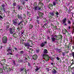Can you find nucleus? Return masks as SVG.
<instances>
[{
    "instance_id": "obj_1",
    "label": "nucleus",
    "mask_w": 74,
    "mask_h": 74,
    "mask_svg": "<svg viewBox=\"0 0 74 74\" xmlns=\"http://www.w3.org/2000/svg\"><path fill=\"white\" fill-rule=\"evenodd\" d=\"M42 58L43 59H45V61H48L50 58V59L52 60L53 62V60H54V58H53L51 57L50 58V57H49V56L47 54H43L42 56Z\"/></svg>"
},
{
    "instance_id": "obj_2",
    "label": "nucleus",
    "mask_w": 74,
    "mask_h": 74,
    "mask_svg": "<svg viewBox=\"0 0 74 74\" xmlns=\"http://www.w3.org/2000/svg\"><path fill=\"white\" fill-rule=\"evenodd\" d=\"M43 5V3L39 2L38 5L37 10L38 11L42 10H43V7L42 6Z\"/></svg>"
},
{
    "instance_id": "obj_3",
    "label": "nucleus",
    "mask_w": 74,
    "mask_h": 74,
    "mask_svg": "<svg viewBox=\"0 0 74 74\" xmlns=\"http://www.w3.org/2000/svg\"><path fill=\"white\" fill-rule=\"evenodd\" d=\"M42 21L44 23L45 22L46 23L45 24H44V25H43L42 27H43V28L47 27V23H48V22H47V19L46 18H44L43 19Z\"/></svg>"
},
{
    "instance_id": "obj_4",
    "label": "nucleus",
    "mask_w": 74,
    "mask_h": 74,
    "mask_svg": "<svg viewBox=\"0 0 74 74\" xmlns=\"http://www.w3.org/2000/svg\"><path fill=\"white\" fill-rule=\"evenodd\" d=\"M54 37H56V40H62L63 39V36L61 34H60L59 35H55Z\"/></svg>"
},
{
    "instance_id": "obj_5",
    "label": "nucleus",
    "mask_w": 74,
    "mask_h": 74,
    "mask_svg": "<svg viewBox=\"0 0 74 74\" xmlns=\"http://www.w3.org/2000/svg\"><path fill=\"white\" fill-rule=\"evenodd\" d=\"M2 42L3 44H6L8 41L7 37L5 36H3L2 40Z\"/></svg>"
},
{
    "instance_id": "obj_6",
    "label": "nucleus",
    "mask_w": 74,
    "mask_h": 74,
    "mask_svg": "<svg viewBox=\"0 0 74 74\" xmlns=\"http://www.w3.org/2000/svg\"><path fill=\"white\" fill-rule=\"evenodd\" d=\"M53 69L51 71V73L53 74H56V73H58V72L56 70H58V68L56 66L53 67Z\"/></svg>"
},
{
    "instance_id": "obj_7",
    "label": "nucleus",
    "mask_w": 74,
    "mask_h": 74,
    "mask_svg": "<svg viewBox=\"0 0 74 74\" xmlns=\"http://www.w3.org/2000/svg\"><path fill=\"white\" fill-rule=\"evenodd\" d=\"M54 15V13L53 12H50L49 13V19H52Z\"/></svg>"
},
{
    "instance_id": "obj_8",
    "label": "nucleus",
    "mask_w": 74,
    "mask_h": 74,
    "mask_svg": "<svg viewBox=\"0 0 74 74\" xmlns=\"http://www.w3.org/2000/svg\"><path fill=\"white\" fill-rule=\"evenodd\" d=\"M38 14L39 16V17L40 19H42L43 17V13H42L41 12H40V11L38 12Z\"/></svg>"
},
{
    "instance_id": "obj_9",
    "label": "nucleus",
    "mask_w": 74,
    "mask_h": 74,
    "mask_svg": "<svg viewBox=\"0 0 74 74\" xmlns=\"http://www.w3.org/2000/svg\"><path fill=\"white\" fill-rule=\"evenodd\" d=\"M47 44H48V42H47L45 41L44 42H42L40 46L41 47H44V46H45V45Z\"/></svg>"
},
{
    "instance_id": "obj_10",
    "label": "nucleus",
    "mask_w": 74,
    "mask_h": 74,
    "mask_svg": "<svg viewBox=\"0 0 74 74\" xmlns=\"http://www.w3.org/2000/svg\"><path fill=\"white\" fill-rule=\"evenodd\" d=\"M56 59L57 60L58 62H59V63H62V60H61V58H59L58 57H57L56 58Z\"/></svg>"
},
{
    "instance_id": "obj_11",
    "label": "nucleus",
    "mask_w": 74,
    "mask_h": 74,
    "mask_svg": "<svg viewBox=\"0 0 74 74\" xmlns=\"http://www.w3.org/2000/svg\"><path fill=\"white\" fill-rule=\"evenodd\" d=\"M70 45H71V43L70 42H69L68 45H65V47L66 48H68V49H69Z\"/></svg>"
},
{
    "instance_id": "obj_12",
    "label": "nucleus",
    "mask_w": 74,
    "mask_h": 74,
    "mask_svg": "<svg viewBox=\"0 0 74 74\" xmlns=\"http://www.w3.org/2000/svg\"><path fill=\"white\" fill-rule=\"evenodd\" d=\"M53 7V5H52V3H50L48 5L49 8L51 9V7Z\"/></svg>"
},
{
    "instance_id": "obj_13",
    "label": "nucleus",
    "mask_w": 74,
    "mask_h": 74,
    "mask_svg": "<svg viewBox=\"0 0 74 74\" xmlns=\"http://www.w3.org/2000/svg\"><path fill=\"white\" fill-rule=\"evenodd\" d=\"M9 30L10 32V34H13V33H14V32H12V28H10Z\"/></svg>"
},
{
    "instance_id": "obj_14",
    "label": "nucleus",
    "mask_w": 74,
    "mask_h": 74,
    "mask_svg": "<svg viewBox=\"0 0 74 74\" xmlns=\"http://www.w3.org/2000/svg\"><path fill=\"white\" fill-rule=\"evenodd\" d=\"M48 53V50L47 49H45L43 51V53L45 54H46V53Z\"/></svg>"
},
{
    "instance_id": "obj_15",
    "label": "nucleus",
    "mask_w": 74,
    "mask_h": 74,
    "mask_svg": "<svg viewBox=\"0 0 74 74\" xmlns=\"http://www.w3.org/2000/svg\"><path fill=\"white\" fill-rule=\"evenodd\" d=\"M21 15H22V14H21V15H20L19 14H18L17 15L19 19H22V17Z\"/></svg>"
},
{
    "instance_id": "obj_16",
    "label": "nucleus",
    "mask_w": 74,
    "mask_h": 74,
    "mask_svg": "<svg viewBox=\"0 0 74 74\" xmlns=\"http://www.w3.org/2000/svg\"><path fill=\"white\" fill-rule=\"evenodd\" d=\"M62 22L63 24L65 23L66 22V18H64L62 20Z\"/></svg>"
},
{
    "instance_id": "obj_17",
    "label": "nucleus",
    "mask_w": 74,
    "mask_h": 74,
    "mask_svg": "<svg viewBox=\"0 0 74 74\" xmlns=\"http://www.w3.org/2000/svg\"><path fill=\"white\" fill-rule=\"evenodd\" d=\"M51 40L52 42H54V41H55V37H51Z\"/></svg>"
},
{
    "instance_id": "obj_18",
    "label": "nucleus",
    "mask_w": 74,
    "mask_h": 74,
    "mask_svg": "<svg viewBox=\"0 0 74 74\" xmlns=\"http://www.w3.org/2000/svg\"><path fill=\"white\" fill-rule=\"evenodd\" d=\"M11 48L10 47H9L8 49V51H10L11 52H12V50H11Z\"/></svg>"
},
{
    "instance_id": "obj_19",
    "label": "nucleus",
    "mask_w": 74,
    "mask_h": 74,
    "mask_svg": "<svg viewBox=\"0 0 74 74\" xmlns=\"http://www.w3.org/2000/svg\"><path fill=\"white\" fill-rule=\"evenodd\" d=\"M58 3V2H57V1H56L55 2H53V5L55 6V5H56V4Z\"/></svg>"
},
{
    "instance_id": "obj_20",
    "label": "nucleus",
    "mask_w": 74,
    "mask_h": 74,
    "mask_svg": "<svg viewBox=\"0 0 74 74\" xmlns=\"http://www.w3.org/2000/svg\"><path fill=\"white\" fill-rule=\"evenodd\" d=\"M29 29H32L33 27V25L32 24H30L29 25Z\"/></svg>"
},
{
    "instance_id": "obj_21",
    "label": "nucleus",
    "mask_w": 74,
    "mask_h": 74,
    "mask_svg": "<svg viewBox=\"0 0 74 74\" xmlns=\"http://www.w3.org/2000/svg\"><path fill=\"white\" fill-rule=\"evenodd\" d=\"M13 23L14 25H17V22H16L15 21H14V20L13 21Z\"/></svg>"
},
{
    "instance_id": "obj_22",
    "label": "nucleus",
    "mask_w": 74,
    "mask_h": 74,
    "mask_svg": "<svg viewBox=\"0 0 74 74\" xmlns=\"http://www.w3.org/2000/svg\"><path fill=\"white\" fill-rule=\"evenodd\" d=\"M25 47H29L30 46V44H29V43H27L25 44Z\"/></svg>"
},
{
    "instance_id": "obj_23",
    "label": "nucleus",
    "mask_w": 74,
    "mask_h": 74,
    "mask_svg": "<svg viewBox=\"0 0 74 74\" xmlns=\"http://www.w3.org/2000/svg\"><path fill=\"white\" fill-rule=\"evenodd\" d=\"M3 10L4 11V13H6V14H7V12H5V8H3Z\"/></svg>"
},
{
    "instance_id": "obj_24",
    "label": "nucleus",
    "mask_w": 74,
    "mask_h": 74,
    "mask_svg": "<svg viewBox=\"0 0 74 74\" xmlns=\"http://www.w3.org/2000/svg\"><path fill=\"white\" fill-rule=\"evenodd\" d=\"M58 27L56 25H55L54 26L53 28L55 30H57L58 29Z\"/></svg>"
},
{
    "instance_id": "obj_25",
    "label": "nucleus",
    "mask_w": 74,
    "mask_h": 74,
    "mask_svg": "<svg viewBox=\"0 0 74 74\" xmlns=\"http://www.w3.org/2000/svg\"><path fill=\"white\" fill-rule=\"evenodd\" d=\"M48 32L49 33H52V30H51V29H49V30L48 31Z\"/></svg>"
},
{
    "instance_id": "obj_26",
    "label": "nucleus",
    "mask_w": 74,
    "mask_h": 74,
    "mask_svg": "<svg viewBox=\"0 0 74 74\" xmlns=\"http://www.w3.org/2000/svg\"><path fill=\"white\" fill-rule=\"evenodd\" d=\"M27 59L26 58L24 60V63H27Z\"/></svg>"
},
{
    "instance_id": "obj_27",
    "label": "nucleus",
    "mask_w": 74,
    "mask_h": 74,
    "mask_svg": "<svg viewBox=\"0 0 74 74\" xmlns=\"http://www.w3.org/2000/svg\"><path fill=\"white\" fill-rule=\"evenodd\" d=\"M56 15V16H58L59 13L57 11L56 12V13H55Z\"/></svg>"
},
{
    "instance_id": "obj_28",
    "label": "nucleus",
    "mask_w": 74,
    "mask_h": 74,
    "mask_svg": "<svg viewBox=\"0 0 74 74\" xmlns=\"http://www.w3.org/2000/svg\"><path fill=\"white\" fill-rule=\"evenodd\" d=\"M34 56H36L35 57V58H33V59H34V60H36L37 58V56H36V55H35Z\"/></svg>"
},
{
    "instance_id": "obj_29",
    "label": "nucleus",
    "mask_w": 74,
    "mask_h": 74,
    "mask_svg": "<svg viewBox=\"0 0 74 74\" xmlns=\"http://www.w3.org/2000/svg\"><path fill=\"white\" fill-rule=\"evenodd\" d=\"M57 51H58V52L60 53V52H62V50H61V49H57Z\"/></svg>"
},
{
    "instance_id": "obj_30",
    "label": "nucleus",
    "mask_w": 74,
    "mask_h": 74,
    "mask_svg": "<svg viewBox=\"0 0 74 74\" xmlns=\"http://www.w3.org/2000/svg\"><path fill=\"white\" fill-rule=\"evenodd\" d=\"M23 18H24V19H25V18H26V15H25V14H23Z\"/></svg>"
},
{
    "instance_id": "obj_31",
    "label": "nucleus",
    "mask_w": 74,
    "mask_h": 74,
    "mask_svg": "<svg viewBox=\"0 0 74 74\" xmlns=\"http://www.w3.org/2000/svg\"><path fill=\"white\" fill-rule=\"evenodd\" d=\"M34 10H35V11H36V10H37V6H35L34 8Z\"/></svg>"
},
{
    "instance_id": "obj_32",
    "label": "nucleus",
    "mask_w": 74,
    "mask_h": 74,
    "mask_svg": "<svg viewBox=\"0 0 74 74\" xmlns=\"http://www.w3.org/2000/svg\"><path fill=\"white\" fill-rule=\"evenodd\" d=\"M23 22V21H21L20 23H19L18 24V26H19V25H20L21 23H22Z\"/></svg>"
},
{
    "instance_id": "obj_33",
    "label": "nucleus",
    "mask_w": 74,
    "mask_h": 74,
    "mask_svg": "<svg viewBox=\"0 0 74 74\" xmlns=\"http://www.w3.org/2000/svg\"><path fill=\"white\" fill-rule=\"evenodd\" d=\"M65 10L66 11H68V8L67 7H65Z\"/></svg>"
},
{
    "instance_id": "obj_34",
    "label": "nucleus",
    "mask_w": 74,
    "mask_h": 74,
    "mask_svg": "<svg viewBox=\"0 0 74 74\" xmlns=\"http://www.w3.org/2000/svg\"><path fill=\"white\" fill-rule=\"evenodd\" d=\"M13 34L12 36L14 37V36H15V35H16V33H13V34Z\"/></svg>"
},
{
    "instance_id": "obj_35",
    "label": "nucleus",
    "mask_w": 74,
    "mask_h": 74,
    "mask_svg": "<svg viewBox=\"0 0 74 74\" xmlns=\"http://www.w3.org/2000/svg\"><path fill=\"white\" fill-rule=\"evenodd\" d=\"M68 24H69V25L71 24V21H68Z\"/></svg>"
},
{
    "instance_id": "obj_36",
    "label": "nucleus",
    "mask_w": 74,
    "mask_h": 74,
    "mask_svg": "<svg viewBox=\"0 0 74 74\" xmlns=\"http://www.w3.org/2000/svg\"><path fill=\"white\" fill-rule=\"evenodd\" d=\"M68 13H69V14H71V10H69L68 11Z\"/></svg>"
},
{
    "instance_id": "obj_37",
    "label": "nucleus",
    "mask_w": 74,
    "mask_h": 74,
    "mask_svg": "<svg viewBox=\"0 0 74 74\" xmlns=\"http://www.w3.org/2000/svg\"><path fill=\"white\" fill-rule=\"evenodd\" d=\"M7 55H13V54H12V52L11 53H10L9 52V53H7Z\"/></svg>"
},
{
    "instance_id": "obj_38",
    "label": "nucleus",
    "mask_w": 74,
    "mask_h": 74,
    "mask_svg": "<svg viewBox=\"0 0 74 74\" xmlns=\"http://www.w3.org/2000/svg\"><path fill=\"white\" fill-rule=\"evenodd\" d=\"M71 55H72L73 56V57H74V52H73L72 53V54H71Z\"/></svg>"
},
{
    "instance_id": "obj_39",
    "label": "nucleus",
    "mask_w": 74,
    "mask_h": 74,
    "mask_svg": "<svg viewBox=\"0 0 74 74\" xmlns=\"http://www.w3.org/2000/svg\"><path fill=\"white\" fill-rule=\"evenodd\" d=\"M65 30H66L65 32H66V33H67L68 34H69V35H70V34H69V32H68L67 31V30H66V29H65Z\"/></svg>"
},
{
    "instance_id": "obj_40",
    "label": "nucleus",
    "mask_w": 74,
    "mask_h": 74,
    "mask_svg": "<svg viewBox=\"0 0 74 74\" xmlns=\"http://www.w3.org/2000/svg\"><path fill=\"white\" fill-rule=\"evenodd\" d=\"M24 68H21L20 69V71H23V70H24Z\"/></svg>"
},
{
    "instance_id": "obj_41",
    "label": "nucleus",
    "mask_w": 74,
    "mask_h": 74,
    "mask_svg": "<svg viewBox=\"0 0 74 74\" xmlns=\"http://www.w3.org/2000/svg\"><path fill=\"white\" fill-rule=\"evenodd\" d=\"M72 49L71 50V51L72 52H73V49H74V46H72Z\"/></svg>"
},
{
    "instance_id": "obj_42",
    "label": "nucleus",
    "mask_w": 74,
    "mask_h": 74,
    "mask_svg": "<svg viewBox=\"0 0 74 74\" xmlns=\"http://www.w3.org/2000/svg\"><path fill=\"white\" fill-rule=\"evenodd\" d=\"M30 42L31 43V45H33V41H30Z\"/></svg>"
},
{
    "instance_id": "obj_43",
    "label": "nucleus",
    "mask_w": 74,
    "mask_h": 74,
    "mask_svg": "<svg viewBox=\"0 0 74 74\" xmlns=\"http://www.w3.org/2000/svg\"><path fill=\"white\" fill-rule=\"evenodd\" d=\"M62 56H65V53H62Z\"/></svg>"
},
{
    "instance_id": "obj_44",
    "label": "nucleus",
    "mask_w": 74,
    "mask_h": 74,
    "mask_svg": "<svg viewBox=\"0 0 74 74\" xmlns=\"http://www.w3.org/2000/svg\"><path fill=\"white\" fill-rule=\"evenodd\" d=\"M21 6H18V10H19V9H20V8H21Z\"/></svg>"
},
{
    "instance_id": "obj_45",
    "label": "nucleus",
    "mask_w": 74,
    "mask_h": 74,
    "mask_svg": "<svg viewBox=\"0 0 74 74\" xmlns=\"http://www.w3.org/2000/svg\"><path fill=\"white\" fill-rule=\"evenodd\" d=\"M13 5L14 6H15L16 5V3L15 2L13 3Z\"/></svg>"
},
{
    "instance_id": "obj_46",
    "label": "nucleus",
    "mask_w": 74,
    "mask_h": 74,
    "mask_svg": "<svg viewBox=\"0 0 74 74\" xmlns=\"http://www.w3.org/2000/svg\"><path fill=\"white\" fill-rule=\"evenodd\" d=\"M13 63H14V64H15V60L13 61Z\"/></svg>"
},
{
    "instance_id": "obj_47",
    "label": "nucleus",
    "mask_w": 74,
    "mask_h": 74,
    "mask_svg": "<svg viewBox=\"0 0 74 74\" xmlns=\"http://www.w3.org/2000/svg\"><path fill=\"white\" fill-rule=\"evenodd\" d=\"M7 14L9 15V14H10V11H8L7 12Z\"/></svg>"
},
{
    "instance_id": "obj_48",
    "label": "nucleus",
    "mask_w": 74,
    "mask_h": 74,
    "mask_svg": "<svg viewBox=\"0 0 74 74\" xmlns=\"http://www.w3.org/2000/svg\"><path fill=\"white\" fill-rule=\"evenodd\" d=\"M1 6L2 7H3V8H4V7H5V5H4V4H3V5H2Z\"/></svg>"
},
{
    "instance_id": "obj_49",
    "label": "nucleus",
    "mask_w": 74,
    "mask_h": 74,
    "mask_svg": "<svg viewBox=\"0 0 74 74\" xmlns=\"http://www.w3.org/2000/svg\"><path fill=\"white\" fill-rule=\"evenodd\" d=\"M0 71H3V69L0 68Z\"/></svg>"
},
{
    "instance_id": "obj_50",
    "label": "nucleus",
    "mask_w": 74,
    "mask_h": 74,
    "mask_svg": "<svg viewBox=\"0 0 74 74\" xmlns=\"http://www.w3.org/2000/svg\"><path fill=\"white\" fill-rule=\"evenodd\" d=\"M46 70L48 71H49V68H46Z\"/></svg>"
},
{
    "instance_id": "obj_51",
    "label": "nucleus",
    "mask_w": 74,
    "mask_h": 74,
    "mask_svg": "<svg viewBox=\"0 0 74 74\" xmlns=\"http://www.w3.org/2000/svg\"><path fill=\"white\" fill-rule=\"evenodd\" d=\"M37 22H38V24H40V21H39L38 20H37Z\"/></svg>"
},
{
    "instance_id": "obj_52",
    "label": "nucleus",
    "mask_w": 74,
    "mask_h": 74,
    "mask_svg": "<svg viewBox=\"0 0 74 74\" xmlns=\"http://www.w3.org/2000/svg\"><path fill=\"white\" fill-rule=\"evenodd\" d=\"M3 19V18L1 16H0V19Z\"/></svg>"
},
{
    "instance_id": "obj_53",
    "label": "nucleus",
    "mask_w": 74,
    "mask_h": 74,
    "mask_svg": "<svg viewBox=\"0 0 74 74\" xmlns=\"http://www.w3.org/2000/svg\"><path fill=\"white\" fill-rule=\"evenodd\" d=\"M69 5H70V3H67V5H66L67 7H69Z\"/></svg>"
},
{
    "instance_id": "obj_54",
    "label": "nucleus",
    "mask_w": 74,
    "mask_h": 74,
    "mask_svg": "<svg viewBox=\"0 0 74 74\" xmlns=\"http://www.w3.org/2000/svg\"><path fill=\"white\" fill-rule=\"evenodd\" d=\"M20 52L21 53H22V54L23 53V51H21Z\"/></svg>"
},
{
    "instance_id": "obj_55",
    "label": "nucleus",
    "mask_w": 74,
    "mask_h": 74,
    "mask_svg": "<svg viewBox=\"0 0 74 74\" xmlns=\"http://www.w3.org/2000/svg\"><path fill=\"white\" fill-rule=\"evenodd\" d=\"M57 30L58 31H59V30H60V28H57Z\"/></svg>"
},
{
    "instance_id": "obj_56",
    "label": "nucleus",
    "mask_w": 74,
    "mask_h": 74,
    "mask_svg": "<svg viewBox=\"0 0 74 74\" xmlns=\"http://www.w3.org/2000/svg\"><path fill=\"white\" fill-rule=\"evenodd\" d=\"M40 52V49H37V53H38Z\"/></svg>"
},
{
    "instance_id": "obj_57",
    "label": "nucleus",
    "mask_w": 74,
    "mask_h": 74,
    "mask_svg": "<svg viewBox=\"0 0 74 74\" xmlns=\"http://www.w3.org/2000/svg\"><path fill=\"white\" fill-rule=\"evenodd\" d=\"M65 60L66 62H68V60H67V59H66Z\"/></svg>"
},
{
    "instance_id": "obj_58",
    "label": "nucleus",
    "mask_w": 74,
    "mask_h": 74,
    "mask_svg": "<svg viewBox=\"0 0 74 74\" xmlns=\"http://www.w3.org/2000/svg\"><path fill=\"white\" fill-rule=\"evenodd\" d=\"M28 65L29 66H30V63H29V62L28 63Z\"/></svg>"
},
{
    "instance_id": "obj_59",
    "label": "nucleus",
    "mask_w": 74,
    "mask_h": 74,
    "mask_svg": "<svg viewBox=\"0 0 74 74\" xmlns=\"http://www.w3.org/2000/svg\"><path fill=\"white\" fill-rule=\"evenodd\" d=\"M39 1H40V2H42V1H43V0H39Z\"/></svg>"
},
{
    "instance_id": "obj_60",
    "label": "nucleus",
    "mask_w": 74,
    "mask_h": 74,
    "mask_svg": "<svg viewBox=\"0 0 74 74\" xmlns=\"http://www.w3.org/2000/svg\"><path fill=\"white\" fill-rule=\"evenodd\" d=\"M14 49H15V50L16 51H17V48H14Z\"/></svg>"
},
{
    "instance_id": "obj_61",
    "label": "nucleus",
    "mask_w": 74,
    "mask_h": 74,
    "mask_svg": "<svg viewBox=\"0 0 74 74\" xmlns=\"http://www.w3.org/2000/svg\"><path fill=\"white\" fill-rule=\"evenodd\" d=\"M51 65H52V66H53V63H51Z\"/></svg>"
},
{
    "instance_id": "obj_62",
    "label": "nucleus",
    "mask_w": 74,
    "mask_h": 74,
    "mask_svg": "<svg viewBox=\"0 0 74 74\" xmlns=\"http://www.w3.org/2000/svg\"><path fill=\"white\" fill-rule=\"evenodd\" d=\"M20 61L21 62H23V60H22L21 59H20Z\"/></svg>"
},
{
    "instance_id": "obj_63",
    "label": "nucleus",
    "mask_w": 74,
    "mask_h": 74,
    "mask_svg": "<svg viewBox=\"0 0 74 74\" xmlns=\"http://www.w3.org/2000/svg\"><path fill=\"white\" fill-rule=\"evenodd\" d=\"M21 8H20V9L21 10H22V7L21 6Z\"/></svg>"
},
{
    "instance_id": "obj_64",
    "label": "nucleus",
    "mask_w": 74,
    "mask_h": 74,
    "mask_svg": "<svg viewBox=\"0 0 74 74\" xmlns=\"http://www.w3.org/2000/svg\"><path fill=\"white\" fill-rule=\"evenodd\" d=\"M64 26H66V25H67V24H66V23H64Z\"/></svg>"
}]
</instances>
